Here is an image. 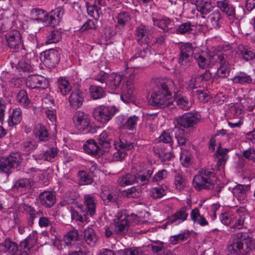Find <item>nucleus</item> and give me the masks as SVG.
Here are the masks:
<instances>
[{"mask_svg": "<svg viewBox=\"0 0 255 255\" xmlns=\"http://www.w3.org/2000/svg\"><path fill=\"white\" fill-rule=\"evenodd\" d=\"M21 36L19 31L13 30L5 35L7 45L11 49L18 48L21 43Z\"/></svg>", "mask_w": 255, "mask_h": 255, "instance_id": "obj_16", "label": "nucleus"}, {"mask_svg": "<svg viewBox=\"0 0 255 255\" xmlns=\"http://www.w3.org/2000/svg\"><path fill=\"white\" fill-rule=\"evenodd\" d=\"M154 25L158 26L164 31H167L170 27L171 20L168 17H165L161 19L153 18Z\"/></svg>", "mask_w": 255, "mask_h": 255, "instance_id": "obj_45", "label": "nucleus"}, {"mask_svg": "<svg viewBox=\"0 0 255 255\" xmlns=\"http://www.w3.org/2000/svg\"><path fill=\"white\" fill-rule=\"evenodd\" d=\"M150 99L153 106L164 108L172 103L171 92H175V85L169 79H157Z\"/></svg>", "mask_w": 255, "mask_h": 255, "instance_id": "obj_1", "label": "nucleus"}, {"mask_svg": "<svg viewBox=\"0 0 255 255\" xmlns=\"http://www.w3.org/2000/svg\"><path fill=\"white\" fill-rule=\"evenodd\" d=\"M79 198V195L77 192L74 191H68L65 193L64 201L61 203L62 205L76 204L78 202Z\"/></svg>", "mask_w": 255, "mask_h": 255, "instance_id": "obj_40", "label": "nucleus"}, {"mask_svg": "<svg viewBox=\"0 0 255 255\" xmlns=\"http://www.w3.org/2000/svg\"><path fill=\"white\" fill-rule=\"evenodd\" d=\"M174 180L176 188L179 190H182L185 185V181L182 174L179 172L176 173Z\"/></svg>", "mask_w": 255, "mask_h": 255, "instance_id": "obj_60", "label": "nucleus"}, {"mask_svg": "<svg viewBox=\"0 0 255 255\" xmlns=\"http://www.w3.org/2000/svg\"><path fill=\"white\" fill-rule=\"evenodd\" d=\"M167 188L166 186H158L153 188L150 191L151 197L153 199L162 198L167 193Z\"/></svg>", "mask_w": 255, "mask_h": 255, "instance_id": "obj_46", "label": "nucleus"}, {"mask_svg": "<svg viewBox=\"0 0 255 255\" xmlns=\"http://www.w3.org/2000/svg\"><path fill=\"white\" fill-rule=\"evenodd\" d=\"M84 237L87 244L91 246H95L98 240L95 231L91 228H88L85 230Z\"/></svg>", "mask_w": 255, "mask_h": 255, "instance_id": "obj_32", "label": "nucleus"}, {"mask_svg": "<svg viewBox=\"0 0 255 255\" xmlns=\"http://www.w3.org/2000/svg\"><path fill=\"white\" fill-rule=\"evenodd\" d=\"M209 18L214 28L218 29L221 26L222 16L219 10L213 11L209 15Z\"/></svg>", "mask_w": 255, "mask_h": 255, "instance_id": "obj_38", "label": "nucleus"}, {"mask_svg": "<svg viewBox=\"0 0 255 255\" xmlns=\"http://www.w3.org/2000/svg\"><path fill=\"white\" fill-rule=\"evenodd\" d=\"M194 94L199 101L203 103L209 102L212 98L207 90H197L194 92Z\"/></svg>", "mask_w": 255, "mask_h": 255, "instance_id": "obj_51", "label": "nucleus"}, {"mask_svg": "<svg viewBox=\"0 0 255 255\" xmlns=\"http://www.w3.org/2000/svg\"><path fill=\"white\" fill-rule=\"evenodd\" d=\"M180 160L183 166L188 167L190 164L191 160L190 153L186 151L182 152L180 155Z\"/></svg>", "mask_w": 255, "mask_h": 255, "instance_id": "obj_64", "label": "nucleus"}, {"mask_svg": "<svg viewBox=\"0 0 255 255\" xmlns=\"http://www.w3.org/2000/svg\"><path fill=\"white\" fill-rule=\"evenodd\" d=\"M58 89L63 95H66L71 90V86L67 80L61 78L58 82Z\"/></svg>", "mask_w": 255, "mask_h": 255, "instance_id": "obj_52", "label": "nucleus"}, {"mask_svg": "<svg viewBox=\"0 0 255 255\" xmlns=\"http://www.w3.org/2000/svg\"><path fill=\"white\" fill-rule=\"evenodd\" d=\"M194 187L197 190L201 189H210L213 187V184L211 179L206 178L199 173L194 176L193 180Z\"/></svg>", "mask_w": 255, "mask_h": 255, "instance_id": "obj_13", "label": "nucleus"}, {"mask_svg": "<svg viewBox=\"0 0 255 255\" xmlns=\"http://www.w3.org/2000/svg\"><path fill=\"white\" fill-rule=\"evenodd\" d=\"M217 3L219 8L227 15L235 17V7L229 0H219Z\"/></svg>", "mask_w": 255, "mask_h": 255, "instance_id": "obj_17", "label": "nucleus"}, {"mask_svg": "<svg viewBox=\"0 0 255 255\" xmlns=\"http://www.w3.org/2000/svg\"><path fill=\"white\" fill-rule=\"evenodd\" d=\"M22 119V111L20 108L13 110L12 115L9 116L8 123L10 126L18 125Z\"/></svg>", "mask_w": 255, "mask_h": 255, "instance_id": "obj_39", "label": "nucleus"}, {"mask_svg": "<svg viewBox=\"0 0 255 255\" xmlns=\"http://www.w3.org/2000/svg\"><path fill=\"white\" fill-rule=\"evenodd\" d=\"M23 211L25 212L28 218V225L32 226L33 224L34 220L43 215V212L39 210L36 211L34 208L28 204H24L23 206Z\"/></svg>", "mask_w": 255, "mask_h": 255, "instance_id": "obj_22", "label": "nucleus"}, {"mask_svg": "<svg viewBox=\"0 0 255 255\" xmlns=\"http://www.w3.org/2000/svg\"><path fill=\"white\" fill-rule=\"evenodd\" d=\"M252 81V79L249 75L243 73H241L239 75L236 76L233 79L234 83L241 84L251 83Z\"/></svg>", "mask_w": 255, "mask_h": 255, "instance_id": "obj_56", "label": "nucleus"}, {"mask_svg": "<svg viewBox=\"0 0 255 255\" xmlns=\"http://www.w3.org/2000/svg\"><path fill=\"white\" fill-rule=\"evenodd\" d=\"M62 33L63 32L60 29L50 31L46 36L45 44H49L59 42L62 39Z\"/></svg>", "mask_w": 255, "mask_h": 255, "instance_id": "obj_34", "label": "nucleus"}, {"mask_svg": "<svg viewBox=\"0 0 255 255\" xmlns=\"http://www.w3.org/2000/svg\"><path fill=\"white\" fill-rule=\"evenodd\" d=\"M83 148L86 153L95 156H101L104 152V150L93 139L87 140L84 144Z\"/></svg>", "mask_w": 255, "mask_h": 255, "instance_id": "obj_12", "label": "nucleus"}, {"mask_svg": "<svg viewBox=\"0 0 255 255\" xmlns=\"http://www.w3.org/2000/svg\"><path fill=\"white\" fill-rule=\"evenodd\" d=\"M139 117L135 115L129 117L127 121L123 124V128L128 129L130 131L135 130L138 122L139 121Z\"/></svg>", "mask_w": 255, "mask_h": 255, "instance_id": "obj_43", "label": "nucleus"}, {"mask_svg": "<svg viewBox=\"0 0 255 255\" xmlns=\"http://www.w3.org/2000/svg\"><path fill=\"white\" fill-rule=\"evenodd\" d=\"M58 153L57 147H52L46 151L43 152L42 155L39 158L46 161H50L52 158L56 157Z\"/></svg>", "mask_w": 255, "mask_h": 255, "instance_id": "obj_53", "label": "nucleus"}, {"mask_svg": "<svg viewBox=\"0 0 255 255\" xmlns=\"http://www.w3.org/2000/svg\"><path fill=\"white\" fill-rule=\"evenodd\" d=\"M192 54L193 49L190 44L185 43L182 45L180 47V54L179 58V62L180 63H187L190 62Z\"/></svg>", "mask_w": 255, "mask_h": 255, "instance_id": "obj_18", "label": "nucleus"}, {"mask_svg": "<svg viewBox=\"0 0 255 255\" xmlns=\"http://www.w3.org/2000/svg\"><path fill=\"white\" fill-rule=\"evenodd\" d=\"M136 177L134 174L127 173L120 176L117 183L121 186H126L135 183Z\"/></svg>", "mask_w": 255, "mask_h": 255, "instance_id": "obj_31", "label": "nucleus"}, {"mask_svg": "<svg viewBox=\"0 0 255 255\" xmlns=\"http://www.w3.org/2000/svg\"><path fill=\"white\" fill-rule=\"evenodd\" d=\"M200 118L197 114L188 113L176 119L177 124L183 128H190L198 123Z\"/></svg>", "mask_w": 255, "mask_h": 255, "instance_id": "obj_8", "label": "nucleus"}, {"mask_svg": "<svg viewBox=\"0 0 255 255\" xmlns=\"http://www.w3.org/2000/svg\"><path fill=\"white\" fill-rule=\"evenodd\" d=\"M22 147L25 152H30L37 148V144L36 142L33 140H27L23 142Z\"/></svg>", "mask_w": 255, "mask_h": 255, "instance_id": "obj_62", "label": "nucleus"}, {"mask_svg": "<svg viewBox=\"0 0 255 255\" xmlns=\"http://www.w3.org/2000/svg\"><path fill=\"white\" fill-rule=\"evenodd\" d=\"M11 67L15 72L14 74L17 73L21 75L32 70L31 65H11Z\"/></svg>", "mask_w": 255, "mask_h": 255, "instance_id": "obj_58", "label": "nucleus"}, {"mask_svg": "<svg viewBox=\"0 0 255 255\" xmlns=\"http://www.w3.org/2000/svg\"><path fill=\"white\" fill-rule=\"evenodd\" d=\"M97 20L88 19L82 26L81 30L82 32L89 29H96L97 26Z\"/></svg>", "mask_w": 255, "mask_h": 255, "instance_id": "obj_63", "label": "nucleus"}, {"mask_svg": "<svg viewBox=\"0 0 255 255\" xmlns=\"http://www.w3.org/2000/svg\"><path fill=\"white\" fill-rule=\"evenodd\" d=\"M211 77V73L208 71H206L204 73L200 75L192 77L189 81L188 89L191 90L200 87L203 85L204 82L209 80Z\"/></svg>", "mask_w": 255, "mask_h": 255, "instance_id": "obj_14", "label": "nucleus"}, {"mask_svg": "<svg viewBox=\"0 0 255 255\" xmlns=\"http://www.w3.org/2000/svg\"><path fill=\"white\" fill-rule=\"evenodd\" d=\"M192 30L191 22L190 21H187L180 25L177 30V33L181 34L190 33Z\"/></svg>", "mask_w": 255, "mask_h": 255, "instance_id": "obj_59", "label": "nucleus"}, {"mask_svg": "<svg viewBox=\"0 0 255 255\" xmlns=\"http://www.w3.org/2000/svg\"><path fill=\"white\" fill-rule=\"evenodd\" d=\"M32 180L26 178L18 179L14 184V187L17 189L27 190L32 187Z\"/></svg>", "mask_w": 255, "mask_h": 255, "instance_id": "obj_41", "label": "nucleus"}, {"mask_svg": "<svg viewBox=\"0 0 255 255\" xmlns=\"http://www.w3.org/2000/svg\"><path fill=\"white\" fill-rule=\"evenodd\" d=\"M101 197L106 204L109 202L116 203L118 200L117 195L109 190H103L101 194Z\"/></svg>", "mask_w": 255, "mask_h": 255, "instance_id": "obj_44", "label": "nucleus"}, {"mask_svg": "<svg viewBox=\"0 0 255 255\" xmlns=\"http://www.w3.org/2000/svg\"><path fill=\"white\" fill-rule=\"evenodd\" d=\"M21 162L19 154H13L8 156H0V172L9 174L12 168L17 167Z\"/></svg>", "mask_w": 255, "mask_h": 255, "instance_id": "obj_4", "label": "nucleus"}, {"mask_svg": "<svg viewBox=\"0 0 255 255\" xmlns=\"http://www.w3.org/2000/svg\"><path fill=\"white\" fill-rule=\"evenodd\" d=\"M58 52L53 49L46 50L40 54V58L41 61L44 63L50 62L57 63L59 62L58 58Z\"/></svg>", "mask_w": 255, "mask_h": 255, "instance_id": "obj_23", "label": "nucleus"}, {"mask_svg": "<svg viewBox=\"0 0 255 255\" xmlns=\"http://www.w3.org/2000/svg\"><path fill=\"white\" fill-rule=\"evenodd\" d=\"M31 19L38 22H43L47 15V11L39 8H33L30 11Z\"/></svg>", "mask_w": 255, "mask_h": 255, "instance_id": "obj_36", "label": "nucleus"}, {"mask_svg": "<svg viewBox=\"0 0 255 255\" xmlns=\"http://www.w3.org/2000/svg\"><path fill=\"white\" fill-rule=\"evenodd\" d=\"M191 220L194 223H197L201 226H205L208 225L209 223L206 218L200 214L199 210L198 208L193 209L190 214Z\"/></svg>", "mask_w": 255, "mask_h": 255, "instance_id": "obj_30", "label": "nucleus"}, {"mask_svg": "<svg viewBox=\"0 0 255 255\" xmlns=\"http://www.w3.org/2000/svg\"><path fill=\"white\" fill-rule=\"evenodd\" d=\"M37 238L36 234L32 233L20 244V250H26L28 252L35 245Z\"/></svg>", "mask_w": 255, "mask_h": 255, "instance_id": "obj_28", "label": "nucleus"}, {"mask_svg": "<svg viewBox=\"0 0 255 255\" xmlns=\"http://www.w3.org/2000/svg\"><path fill=\"white\" fill-rule=\"evenodd\" d=\"M249 185L238 184L233 188V193L238 200L243 201L247 197V191L250 188Z\"/></svg>", "mask_w": 255, "mask_h": 255, "instance_id": "obj_27", "label": "nucleus"}, {"mask_svg": "<svg viewBox=\"0 0 255 255\" xmlns=\"http://www.w3.org/2000/svg\"><path fill=\"white\" fill-rule=\"evenodd\" d=\"M80 182L83 184H90L93 182V178L86 171L81 170L78 172Z\"/></svg>", "mask_w": 255, "mask_h": 255, "instance_id": "obj_61", "label": "nucleus"}, {"mask_svg": "<svg viewBox=\"0 0 255 255\" xmlns=\"http://www.w3.org/2000/svg\"><path fill=\"white\" fill-rule=\"evenodd\" d=\"M117 109L115 107L100 106L93 110L94 118L101 123L109 121L115 115Z\"/></svg>", "mask_w": 255, "mask_h": 255, "instance_id": "obj_5", "label": "nucleus"}, {"mask_svg": "<svg viewBox=\"0 0 255 255\" xmlns=\"http://www.w3.org/2000/svg\"><path fill=\"white\" fill-rule=\"evenodd\" d=\"M0 246L3 248L4 252L10 255H15L18 251L17 244L11 241L9 238H6Z\"/></svg>", "mask_w": 255, "mask_h": 255, "instance_id": "obj_29", "label": "nucleus"}, {"mask_svg": "<svg viewBox=\"0 0 255 255\" xmlns=\"http://www.w3.org/2000/svg\"><path fill=\"white\" fill-rule=\"evenodd\" d=\"M118 19V23L116 25V32H120L118 31L117 28L122 29L124 28L125 25L129 23L130 20V16L128 12L123 11L119 13L117 16Z\"/></svg>", "mask_w": 255, "mask_h": 255, "instance_id": "obj_33", "label": "nucleus"}, {"mask_svg": "<svg viewBox=\"0 0 255 255\" xmlns=\"http://www.w3.org/2000/svg\"><path fill=\"white\" fill-rule=\"evenodd\" d=\"M87 13L91 17H93L96 20H97L101 13V9L96 5L92 4L91 5L87 4Z\"/></svg>", "mask_w": 255, "mask_h": 255, "instance_id": "obj_54", "label": "nucleus"}, {"mask_svg": "<svg viewBox=\"0 0 255 255\" xmlns=\"http://www.w3.org/2000/svg\"><path fill=\"white\" fill-rule=\"evenodd\" d=\"M176 102L178 107L183 110H188L191 107V103L185 96H180L177 98Z\"/></svg>", "mask_w": 255, "mask_h": 255, "instance_id": "obj_50", "label": "nucleus"}, {"mask_svg": "<svg viewBox=\"0 0 255 255\" xmlns=\"http://www.w3.org/2000/svg\"><path fill=\"white\" fill-rule=\"evenodd\" d=\"M73 122L77 129L84 130L87 129L89 133H94L97 131V128L90 125V120L88 115L83 112L79 111L75 113L73 118Z\"/></svg>", "mask_w": 255, "mask_h": 255, "instance_id": "obj_3", "label": "nucleus"}, {"mask_svg": "<svg viewBox=\"0 0 255 255\" xmlns=\"http://www.w3.org/2000/svg\"><path fill=\"white\" fill-rule=\"evenodd\" d=\"M188 216L186 207H183L177 211L168 219L167 224H172L174 223H180L186 221Z\"/></svg>", "mask_w": 255, "mask_h": 255, "instance_id": "obj_20", "label": "nucleus"}, {"mask_svg": "<svg viewBox=\"0 0 255 255\" xmlns=\"http://www.w3.org/2000/svg\"><path fill=\"white\" fill-rule=\"evenodd\" d=\"M89 92L91 97L95 100L101 99L106 95L103 88L97 85H91L89 88Z\"/></svg>", "mask_w": 255, "mask_h": 255, "instance_id": "obj_42", "label": "nucleus"}, {"mask_svg": "<svg viewBox=\"0 0 255 255\" xmlns=\"http://www.w3.org/2000/svg\"><path fill=\"white\" fill-rule=\"evenodd\" d=\"M153 173V171L151 170H148L146 173L141 174L140 173H135L134 175L136 177V182L141 185H144L147 183L149 178L151 177Z\"/></svg>", "mask_w": 255, "mask_h": 255, "instance_id": "obj_49", "label": "nucleus"}, {"mask_svg": "<svg viewBox=\"0 0 255 255\" xmlns=\"http://www.w3.org/2000/svg\"><path fill=\"white\" fill-rule=\"evenodd\" d=\"M39 203L45 208H50L56 202V197L51 191H44L38 195Z\"/></svg>", "mask_w": 255, "mask_h": 255, "instance_id": "obj_15", "label": "nucleus"}, {"mask_svg": "<svg viewBox=\"0 0 255 255\" xmlns=\"http://www.w3.org/2000/svg\"><path fill=\"white\" fill-rule=\"evenodd\" d=\"M34 132L36 138L39 141L45 142L49 139V134L47 128L42 125H38L34 129Z\"/></svg>", "mask_w": 255, "mask_h": 255, "instance_id": "obj_26", "label": "nucleus"}, {"mask_svg": "<svg viewBox=\"0 0 255 255\" xmlns=\"http://www.w3.org/2000/svg\"><path fill=\"white\" fill-rule=\"evenodd\" d=\"M125 66V74H129V78L127 82V84L124 86L123 93L121 95V99L123 100L124 96H125L128 98H131L134 94V87L133 85L132 80L134 78V74L138 73L139 70L135 67H128V65Z\"/></svg>", "mask_w": 255, "mask_h": 255, "instance_id": "obj_6", "label": "nucleus"}, {"mask_svg": "<svg viewBox=\"0 0 255 255\" xmlns=\"http://www.w3.org/2000/svg\"><path fill=\"white\" fill-rule=\"evenodd\" d=\"M196 6L197 10L202 15L208 14L214 8L211 1L209 0H198Z\"/></svg>", "mask_w": 255, "mask_h": 255, "instance_id": "obj_24", "label": "nucleus"}, {"mask_svg": "<svg viewBox=\"0 0 255 255\" xmlns=\"http://www.w3.org/2000/svg\"><path fill=\"white\" fill-rule=\"evenodd\" d=\"M83 101L82 93L79 90L73 91L69 98L70 105L74 109L80 108L82 105Z\"/></svg>", "mask_w": 255, "mask_h": 255, "instance_id": "obj_19", "label": "nucleus"}, {"mask_svg": "<svg viewBox=\"0 0 255 255\" xmlns=\"http://www.w3.org/2000/svg\"><path fill=\"white\" fill-rule=\"evenodd\" d=\"M240 51L243 58L247 61L254 59L255 57V53L251 48H246L243 46L239 47Z\"/></svg>", "mask_w": 255, "mask_h": 255, "instance_id": "obj_57", "label": "nucleus"}, {"mask_svg": "<svg viewBox=\"0 0 255 255\" xmlns=\"http://www.w3.org/2000/svg\"><path fill=\"white\" fill-rule=\"evenodd\" d=\"M112 141V136L106 131H103L99 135L98 144L103 149L110 148Z\"/></svg>", "mask_w": 255, "mask_h": 255, "instance_id": "obj_35", "label": "nucleus"}, {"mask_svg": "<svg viewBox=\"0 0 255 255\" xmlns=\"http://www.w3.org/2000/svg\"><path fill=\"white\" fill-rule=\"evenodd\" d=\"M84 203L86 206L88 211H83V216H85L88 212L91 216H93L96 212V202L95 198L93 196L90 194L85 195L84 196Z\"/></svg>", "mask_w": 255, "mask_h": 255, "instance_id": "obj_25", "label": "nucleus"}, {"mask_svg": "<svg viewBox=\"0 0 255 255\" xmlns=\"http://www.w3.org/2000/svg\"><path fill=\"white\" fill-rule=\"evenodd\" d=\"M17 101L21 106L24 107L28 106L30 103L27 93L24 90L19 91L17 93Z\"/></svg>", "mask_w": 255, "mask_h": 255, "instance_id": "obj_48", "label": "nucleus"}, {"mask_svg": "<svg viewBox=\"0 0 255 255\" xmlns=\"http://www.w3.org/2000/svg\"><path fill=\"white\" fill-rule=\"evenodd\" d=\"M228 149L226 148L219 149L216 152V156L218 158L217 165L219 168L220 166L225 164L228 156L227 154Z\"/></svg>", "mask_w": 255, "mask_h": 255, "instance_id": "obj_47", "label": "nucleus"}, {"mask_svg": "<svg viewBox=\"0 0 255 255\" xmlns=\"http://www.w3.org/2000/svg\"><path fill=\"white\" fill-rule=\"evenodd\" d=\"M26 85L30 89H44L48 87L49 82L47 79L42 76L32 75L27 78Z\"/></svg>", "mask_w": 255, "mask_h": 255, "instance_id": "obj_10", "label": "nucleus"}, {"mask_svg": "<svg viewBox=\"0 0 255 255\" xmlns=\"http://www.w3.org/2000/svg\"><path fill=\"white\" fill-rule=\"evenodd\" d=\"M116 148L119 147L117 151L113 154V159L115 161H121L124 159L127 154L126 150L132 149L134 145L132 142L120 140L116 143H115Z\"/></svg>", "mask_w": 255, "mask_h": 255, "instance_id": "obj_9", "label": "nucleus"}, {"mask_svg": "<svg viewBox=\"0 0 255 255\" xmlns=\"http://www.w3.org/2000/svg\"><path fill=\"white\" fill-rule=\"evenodd\" d=\"M123 77L121 75L113 73L109 75L106 85L111 90H116L120 88Z\"/></svg>", "mask_w": 255, "mask_h": 255, "instance_id": "obj_21", "label": "nucleus"}, {"mask_svg": "<svg viewBox=\"0 0 255 255\" xmlns=\"http://www.w3.org/2000/svg\"><path fill=\"white\" fill-rule=\"evenodd\" d=\"M252 240L246 233H239L236 239H233L227 249L232 254L247 255L251 250Z\"/></svg>", "mask_w": 255, "mask_h": 255, "instance_id": "obj_2", "label": "nucleus"}, {"mask_svg": "<svg viewBox=\"0 0 255 255\" xmlns=\"http://www.w3.org/2000/svg\"><path fill=\"white\" fill-rule=\"evenodd\" d=\"M130 222L125 215L118 217L115 220L114 232L118 235L124 236L128 232Z\"/></svg>", "mask_w": 255, "mask_h": 255, "instance_id": "obj_11", "label": "nucleus"}, {"mask_svg": "<svg viewBox=\"0 0 255 255\" xmlns=\"http://www.w3.org/2000/svg\"><path fill=\"white\" fill-rule=\"evenodd\" d=\"M135 38L138 43L140 45H145L146 49L152 39L151 29L143 24H140L136 28Z\"/></svg>", "mask_w": 255, "mask_h": 255, "instance_id": "obj_7", "label": "nucleus"}, {"mask_svg": "<svg viewBox=\"0 0 255 255\" xmlns=\"http://www.w3.org/2000/svg\"><path fill=\"white\" fill-rule=\"evenodd\" d=\"M190 236L189 231H184L177 235L171 236L170 238V242L171 244L175 245L179 241L186 240Z\"/></svg>", "mask_w": 255, "mask_h": 255, "instance_id": "obj_55", "label": "nucleus"}, {"mask_svg": "<svg viewBox=\"0 0 255 255\" xmlns=\"http://www.w3.org/2000/svg\"><path fill=\"white\" fill-rule=\"evenodd\" d=\"M78 232L76 229L68 232L64 236L63 241L67 246L74 245L78 240Z\"/></svg>", "mask_w": 255, "mask_h": 255, "instance_id": "obj_37", "label": "nucleus"}]
</instances>
